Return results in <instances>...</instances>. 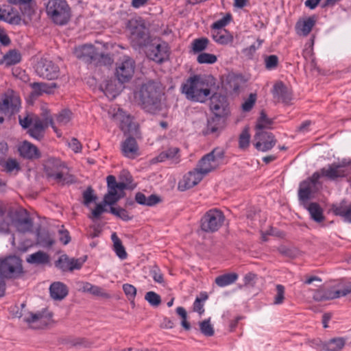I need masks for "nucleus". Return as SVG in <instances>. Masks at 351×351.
<instances>
[{
  "label": "nucleus",
  "mask_w": 351,
  "mask_h": 351,
  "mask_svg": "<svg viewBox=\"0 0 351 351\" xmlns=\"http://www.w3.org/2000/svg\"><path fill=\"white\" fill-rule=\"evenodd\" d=\"M21 106V99L19 95L13 90H8L2 102L0 103V110L5 114H12L18 112Z\"/></svg>",
  "instance_id": "obj_17"
},
{
  "label": "nucleus",
  "mask_w": 351,
  "mask_h": 351,
  "mask_svg": "<svg viewBox=\"0 0 351 351\" xmlns=\"http://www.w3.org/2000/svg\"><path fill=\"white\" fill-rule=\"evenodd\" d=\"M333 211L335 215L341 216L344 221L351 223V205L346 206L341 204L335 206Z\"/></svg>",
  "instance_id": "obj_41"
},
{
  "label": "nucleus",
  "mask_w": 351,
  "mask_h": 351,
  "mask_svg": "<svg viewBox=\"0 0 351 351\" xmlns=\"http://www.w3.org/2000/svg\"><path fill=\"white\" fill-rule=\"evenodd\" d=\"M162 95L161 87L158 83L148 82L141 85L135 97L145 110L154 113L160 108Z\"/></svg>",
  "instance_id": "obj_2"
},
{
  "label": "nucleus",
  "mask_w": 351,
  "mask_h": 351,
  "mask_svg": "<svg viewBox=\"0 0 351 351\" xmlns=\"http://www.w3.org/2000/svg\"><path fill=\"white\" fill-rule=\"evenodd\" d=\"M199 328L205 336L211 337L214 335V328L210 323V318L200 322Z\"/></svg>",
  "instance_id": "obj_46"
},
{
  "label": "nucleus",
  "mask_w": 351,
  "mask_h": 351,
  "mask_svg": "<svg viewBox=\"0 0 351 351\" xmlns=\"http://www.w3.org/2000/svg\"><path fill=\"white\" fill-rule=\"evenodd\" d=\"M150 274L156 282L162 284L164 282L163 276L159 269L156 267H153L150 271Z\"/></svg>",
  "instance_id": "obj_64"
},
{
  "label": "nucleus",
  "mask_w": 351,
  "mask_h": 351,
  "mask_svg": "<svg viewBox=\"0 0 351 351\" xmlns=\"http://www.w3.org/2000/svg\"><path fill=\"white\" fill-rule=\"evenodd\" d=\"M224 220L225 216L221 210L210 209L201 219V230L208 233L217 232L222 226Z\"/></svg>",
  "instance_id": "obj_7"
},
{
  "label": "nucleus",
  "mask_w": 351,
  "mask_h": 351,
  "mask_svg": "<svg viewBox=\"0 0 351 351\" xmlns=\"http://www.w3.org/2000/svg\"><path fill=\"white\" fill-rule=\"evenodd\" d=\"M64 168V164L56 158H49L45 163V169L47 175L50 178H53L58 182L62 184L72 181V180H67L66 178H64L62 170Z\"/></svg>",
  "instance_id": "obj_14"
},
{
  "label": "nucleus",
  "mask_w": 351,
  "mask_h": 351,
  "mask_svg": "<svg viewBox=\"0 0 351 351\" xmlns=\"http://www.w3.org/2000/svg\"><path fill=\"white\" fill-rule=\"evenodd\" d=\"M145 299L153 306H158L161 302L160 296L154 291L147 292Z\"/></svg>",
  "instance_id": "obj_49"
},
{
  "label": "nucleus",
  "mask_w": 351,
  "mask_h": 351,
  "mask_svg": "<svg viewBox=\"0 0 351 351\" xmlns=\"http://www.w3.org/2000/svg\"><path fill=\"white\" fill-rule=\"evenodd\" d=\"M315 16H310L298 21L295 25L297 33L299 35L306 36L315 25Z\"/></svg>",
  "instance_id": "obj_28"
},
{
  "label": "nucleus",
  "mask_w": 351,
  "mask_h": 351,
  "mask_svg": "<svg viewBox=\"0 0 351 351\" xmlns=\"http://www.w3.org/2000/svg\"><path fill=\"white\" fill-rule=\"evenodd\" d=\"M38 243L44 247H49L53 245L54 240L48 232H40L38 234Z\"/></svg>",
  "instance_id": "obj_44"
},
{
  "label": "nucleus",
  "mask_w": 351,
  "mask_h": 351,
  "mask_svg": "<svg viewBox=\"0 0 351 351\" xmlns=\"http://www.w3.org/2000/svg\"><path fill=\"white\" fill-rule=\"evenodd\" d=\"M250 134L249 133L248 128H245L239 136V147L245 149L250 144Z\"/></svg>",
  "instance_id": "obj_48"
},
{
  "label": "nucleus",
  "mask_w": 351,
  "mask_h": 351,
  "mask_svg": "<svg viewBox=\"0 0 351 351\" xmlns=\"http://www.w3.org/2000/svg\"><path fill=\"white\" fill-rule=\"evenodd\" d=\"M104 93L108 97L114 98L119 94V90L114 88L112 82H110L106 85Z\"/></svg>",
  "instance_id": "obj_61"
},
{
  "label": "nucleus",
  "mask_w": 351,
  "mask_h": 351,
  "mask_svg": "<svg viewBox=\"0 0 351 351\" xmlns=\"http://www.w3.org/2000/svg\"><path fill=\"white\" fill-rule=\"evenodd\" d=\"M32 221L29 217H21L14 221V226L20 232H30L32 228Z\"/></svg>",
  "instance_id": "obj_37"
},
{
  "label": "nucleus",
  "mask_w": 351,
  "mask_h": 351,
  "mask_svg": "<svg viewBox=\"0 0 351 351\" xmlns=\"http://www.w3.org/2000/svg\"><path fill=\"white\" fill-rule=\"evenodd\" d=\"M108 193L104 198V204H97L95 208L92 211V215L94 218H98L105 212L104 206L106 205L112 206L120 199L124 197V191L127 187L125 183L117 182L116 178L113 176L107 177Z\"/></svg>",
  "instance_id": "obj_4"
},
{
  "label": "nucleus",
  "mask_w": 351,
  "mask_h": 351,
  "mask_svg": "<svg viewBox=\"0 0 351 351\" xmlns=\"http://www.w3.org/2000/svg\"><path fill=\"white\" fill-rule=\"evenodd\" d=\"M274 93L282 99L283 102L287 103L291 100V93L282 82H278L275 84Z\"/></svg>",
  "instance_id": "obj_38"
},
{
  "label": "nucleus",
  "mask_w": 351,
  "mask_h": 351,
  "mask_svg": "<svg viewBox=\"0 0 351 351\" xmlns=\"http://www.w3.org/2000/svg\"><path fill=\"white\" fill-rule=\"evenodd\" d=\"M182 92L191 101L204 102L210 94L208 80L202 75L190 77L182 85Z\"/></svg>",
  "instance_id": "obj_3"
},
{
  "label": "nucleus",
  "mask_w": 351,
  "mask_h": 351,
  "mask_svg": "<svg viewBox=\"0 0 351 351\" xmlns=\"http://www.w3.org/2000/svg\"><path fill=\"white\" fill-rule=\"evenodd\" d=\"M213 40L220 45H227L232 41V36L226 30H211Z\"/></svg>",
  "instance_id": "obj_34"
},
{
  "label": "nucleus",
  "mask_w": 351,
  "mask_h": 351,
  "mask_svg": "<svg viewBox=\"0 0 351 351\" xmlns=\"http://www.w3.org/2000/svg\"><path fill=\"white\" fill-rule=\"evenodd\" d=\"M311 218L316 222H321L324 219L323 210L317 203H311L306 206Z\"/></svg>",
  "instance_id": "obj_40"
},
{
  "label": "nucleus",
  "mask_w": 351,
  "mask_h": 351,
  "mask_svg": "<svg viewBox=\"0 0 351 351\" xmlns=\"http://www.w3.org/2000/svg\"><path fill=\"white\" fill-rule=\"evenodd\" d=\"M271 123L272 121L262 112L256 125V131H264L263 129L269 128Z\"/></svg>",
  "instance_id": "obj_45"
},
{
  "label": "nucleus",
  "mask_w": 351,
  "mask_h": 351,
  "mask_svg": "<svg viewBox=\"0 0 351 351\" xmlns=\"http://www.w3.org/2000/svg\"><path fill=\"white\" fill-rule=\"evenodd\" d=\"M179 149L177 147H170L168 149L162 152L158 156L153 158L154 162H161L166 160H169L173 163H178L180 161Z\"/></svg>",
  "instance_id": "obj_26"
},
{
  "label": "nucleus",
  "mask_w": 351,
  "mask_h": 351,
  "mask_svg": "<svg viewBox=\"0 0 351 351\" xmlns=\"http://www.w3.org/2000/svg\"><path fill=\"white\" fill-rule=\"evenodd\" d=\"M135 71V62L128 56H124L117 63L116 77L121 83L129 82Z\"/></svg>",
  "instance_id": "obj_15"
},
{
  "label": "nucleus",
  "mask_w": 351,
  "mask_h": 351,
  "mask_svg": "<svg viewBox=\"0 0 351 351\" xmlns=\"http://www.w3.org/2000/svg\"><path fill=\"white\" fill-rule=\"evenodd\" d=\"M84 262L85 259L70 258L66 254H62L56 262V266L63 271H73L80 269Z\"/></svg>",
  "instance_id": "obj_21"
},
{
  "label": "nucleus",
  "mask_w": 351,
  "mask_h": 351,
  "mask_svg": "<svg viewBox=\"0 0 351 351\" xmlns=\"http://www.w3.org/2000/svg\"><path fill=\"white\" fill-rule=\"evenodd\" d=\"M204 177L195 168L183 176L178 183V189L182 191L188 190L197 185Z\"/></svg>",
  "instance_id": "obj_22"
},
{
  "label": "nucleus",
  "mask_w": 351,
  "mask_h": 351,
  "mask_svg": "<svg viewBox=\"0 0 351 351\" xmlns=\"http://www.w3.org/2000/svg\"><path fill=\"white\" fill-rule=\"evenodd\" d=\"M345 343L344 339L341 337L334 338L327 342H322L321 350L323 351H339L344 347Z\"/></svg>",
  "instance_id": "obj_33"
},
{
  "label": "nucleus",
  "mask_w": 351,
  "mask_h": 351,
  "mask_svg": "<svg viewBox=\"0 0 351 351\" xmlns=\"http://www.w3.org/2000/svg\"><path fill=\"white\" fill-rule=\"evenodd\" d=\"M72 112L69 109H64L56 114V119L53 121L55 125L65 126L72 119Z\"/></svg>",
  "instance_id": "obj_39"
},
{
  "label": "nucleus",
  "mask_w": 351,
  "mask_h": 351,
  "mask_svg": "<svg viewBox=\"0 0 351 351\" xmlns=\"http://www.w3.org/2000/svg\"><path fill=\"white\" fill-rule=\"evenodd\" d=\"M208 40L207 38H198L193 42V50L194 52H200L204 50L208 45Z\"/></svg>",
  "instance_id": "obj_51"
},
{
  "label": "nucleus",
  "mask_w": 351,
  "mask_h": 351,
  "mask_svg": "<svg viewBox=\"0 0 351 351\" xmlns=\"http://www.w3.org/2000/svg\"><path fill=\"white\" fill-rule=\"evenodd\" d=\"M19 123L23 128H28L29 134L37 140H40L43 138L44 130L49 125L52 127L58 136H61L55 125L53 119L47 110L43 112L42 117L35 114H27L23 118L19 116Z\"/></svg>",
  "instance_id": "obj_1"
},
{
  "label": "nucleus",
  "mask_w": 351,
  "mask_h": 351,
  "mask_svg": "<svg viewBox=\"0 0 351 351\" xmlns=\"http://www.w3.org/2000/svg\"><path fill=\"white\" fill-rule=\"evenodd\" d=\"M110 212L124 221H128L131 219V217L129 216L128 212L123 208L111 206Z\"/></svg>",
  "instance_id": "obj_53"
},
{
  "label": "nucleus",
  "mask_w": 351,
  "mask_h": 351,
  "mask_svg": "<svg viewBox=\"0 0 351 351\" xmlns=\"http://www.w3.org/2000/svg\"><path fill=\"white\" fill-rule=\"evenodd\" d=\"M206 294H202V298H197L193 303V311L202 315L204 312V302L207 300Z\"/></svg>",
  "instance_id": "obj_50"
},
{
  "label": "nucleus",
  "mask_w": 351,
  "mask_h": 351,
  "mask_svg": "<svg viewBox=\"0 0 351 351\" xmlns=\"http://www.w3.org/2000/svg\"><path fill=\"white\" fill-rule=\"evenodd\" d=\"M84 204L88 206L89 204L97 199V197L93 194V190L89 187L83 193Z\"/></svg>",
  "instance_id": "obj_59"
},
{
  "label": "nucleus",
  "mask_w": 351,
  "mask_h": 351,
  "mask_svg": "<svg viewBox=\"0 0 351 351\" xmlns=\"http://www.w3.org/2000/svg\"><path fill=\"white\" fill-rule=\"evenodd\" d=\"M224 123V119L220 117H213L208 121L206 128L204 131V134H217L219 131L222 128Z\"/></svg>",
  "instance_id": "obj_32"
},
{
  "label": "nucleus",
  "mask_w": 351,
  "mask_h": 351,
  "mask_svg": "<svg viewBox=\"0 0 351 351\" xmlns=\"http://www.w3.org/2000/svg\"><path fill=\"white\" fill-rule=\"evenodd\" d=\"M21 317L23 321L33 329L43 328L49 325L52 321L51 314L47 311L37 313L27 312L22 314Z\"/></svg>",
  "instance_id": "obj_11"
},
{
  "label": "nucleus",
  "mask_w": 351,
  "mask_h": 351,
  "mask_svg": "<svg viewBox=\"0 0 351 351\" xmlns=\"http://www.w3.org/2000/svg\"><path fill=\"white\" fill-rule=\"evenodd\" d=\"M19 152L21 156L28 159H35L40 156L38 148L27 141H23L19 146Z\"/></svg>",
  "instance_id": "obj_27"
},
{
  "label": "nucleus",
  "mask_w": 351,
  "mask_h": 351,
  "mask_svg": "<svg viewBox=\"0 0 351 351\" xmlns=\"http://www.w3.org/2000/svg\"><path fill=\"white\" fill-rule=\"evenodd\" d=\"M237 279L236 273H228L217 276L215 282L219 287H224L233 284Z\"/></svg>",
  "instance_id": "obj_36"
},
{
  "label": "nucleus",
  "mask_w": 351,
  "mask_h": 351,
  "mask_svg": "<svg viewBox=\"0 0 351 351\" xmlns=\"http://www.w3.org/2000/svg\"><path fill=\"white\" fill-rule=\"evenodd\" d=\"M51 297L56 300H61L68 294V289L63 283L56 282L51 285L49 288Z\"/></svg>",
  "instance_id": "obj_30"
},
{
  "label": "nucleus",
  "mask_w": 351,
  "mask_h": 351,
  "mask_svg": "<svg viewBox=\"0 0 351 351\" xmlns=\"http://www.w3.org/2000/svg\"><path fill=\"white\" fill-rule=\"evenodd\" d=\"M35 71L40 77L53 80L59 76L60 69L53 61L47 58H41L35 66Z\"/></svg>",
  "instance_id": "obj_16"
},
{
  "label": "nucleus",
  "mask_w": 351,
  "mask_h": 351,
  "mask_svg": "<svg viewBox=\"0 0 351 351\" xmlns=\"http://www.w3.org/2000/svg\"><path fill=\"white\" fill-rule=\"evenodd\" d=\"M210 108L217 117L224 119L229 114L227 99L222 95L215 94L211 97Z\"/></svg>",
  "instance_id": "obj_19"
},
{
  "label": "nucleus",
  "mask_w": 351,
  "mask_h": 351,
  "mask_svg": "<svg viewBox=\"0 0 351 351\" xmlns=\"http://www.w3.org/2000/svg\"><path fill=\"white\" fill-rule=\"evenodd\" d=\"M10 217L4 216L3 210H0V232H8L9 230Z\"/></svg>",
  "instance_id": "obj_52"
},
{
  "label": "nucleus",
  "mask_w": 351,
  "mask_h": 351,
  "mask_svg": "<svg viewBox=\"0 0 351 351\" xmlns=\"http://www.w3.org/2000/svg\"><path fill=\"white\" fill-rule=\"evenodd\" d=\"M320 178L321 174L315 172L311 178L300 183L298 190V197L300 201L307 202L319 191L322 186V183L319 181Z\"/></svg>",
  "instance_id": "obj_9"
},
{
  "label": "nucleus",
  "mask_w": 351,
  "mask_h": 351,
  "mask_svg": "<svg viewBox=\"0 0 351 351\" xmlns=\"http://www.w3.org/2000/svg\"><path fill=\"white\" fill-rule=\"evenodd\" d=\"M340 298L337 287L319 290L314 295V299L317 301L333 300Z\"/></svg>",
  "instance_id": "obj_31"
},
{
  "label": "nucleus",
  "mask_w": 351,
  "mask_h": 351,
  "mask_svg": "<svg viewBox=\"0 0 351 351\" xmlns=\"http://www.w3.org/2000/svg\"><path fill=\"white\" fill-rule=\"evenodd\" d=\"M230 21V16L229 14H227L226 16H223L222 19L215 21L212 25V29L211 30H221L224 29L223 27L228 24V23Z\"/></svg>",
  "instance_id": "obj_54"
},
{
  "label": "nucleus",
  "mask_w": 351,
  "mask_h": 351,
  "mask_svg": "<svg viewBox=\"0 0 351 351\" xmlns=\"http://www.w3.org/2000/svg\"><path fill=\"white\" fill-rule=\"evenodd\" d=\"M46 12L51 21L59 25L66 24L71 18V9L64 0H49Z\"/></svg>",
  "instance_id": "obj_6"
},
{
  "label": "nucleus",
  "mask_w": 351,
  "mask_h": 351,
  "mask_svg": "<svg viewBox=\"0 0 351 351\" xmlns=\"http://www.w3.org/2000/svg\"><path fill=\"white\" fill-rule=\"evenodd\" d=\"M23 274L22 261L16 256L0 259V297L4 295L5 280L16 278Z\"/></svg>",
  "instance_id": "obj_5"
},
{
  "label": "nucleus",
  "mask_w": 351,
  "mask_h": 351,
  "mask_svg": "<svg viewBox=\"0 0 351 351\" xmlns=\"http://www.w3.org/2000/svg\"><path fill=\"white\" fill-rule=\"evenodd\" d=\"M109 114L119 125L124 132H129L133 129L132 117L120 108L110 109Z\"/></svg>",
  "instance_id": "obj_20"
},
{
  "label": "nucleus",
  "mask_w": 351,
  "mask_h": 351,
  "mask_svg": "<svg viewBox=\"0 0 351 351\" xmlns=\"http://www.w3.org/2000/svg\"><path fill=\"white\" fill-rule=\"evenodd\" d=\"M254 141L256 149L261 152L270 150L276 144L274 135L266 131H256Z\"/></svg>",
  "instance_id": "obj_18"
},
{
  "label": "nucleus",
  "mask_w": 351,
  "mask_h": 351,
  "mask_svg": "<svg viewBox=\"0 0 351 351\" xmlns=\"http://www.w3.org/2000/svg\"><path fill=\"white\" fill-rule=\"evenodd\" d=\"M197 60L200 64H213L217 61V56L211 53H201L198 55Z\"/></svg>",
  "instance_id": "obj_47"
},
{
  "label": "nucleus",
  "mask_w": 351,
  "mask_h": 351,
  "mask_svg": "<svg viewBox=\"0 0 351 351\" xmlns=\"http://www.w3.org/2000/svg\"><path fill=\"white\" fill-rule=\"evenodd\" d=\"M20 10L24 16V20L26 19L30 20L32 15L34 14V10L29 3H23L20 5Z\"/></svg>",
  "instance_id": "obj_56"
},
{
  "label": "nucleus",
  "mask_w": 351,
  "mask_h": 351,
  "mask_svg": "<svg viewBox=\"0 0 351 351\" xmlns=\"http://www.w3.org/2000/svg\"><path fill=\"white\" fill-rule=\"evenodd\" d=\"M265 62L266 68L271 70L277 66L278 58L275 55H271L265 58Z\"/></svg>",
  "instance_id": "obj_60"
},
{
  "label": "nucleus",
  "mask_w": 351,
  "mask_h": 351,
  "mask_svg": "<svg viewBox=\"0 0 351 351\" xmlns=\"http://www.w3.org/2000/svg\"><path fill=\"white\" fill-rule=\"evenodd\" d=\"M123 289L129 300L134 299L136 294V289L132 285L124 284Z\"/></svg>",
  "instance_id": "obj_62"
},
{
  "label": "nucleus",
  "mask_w": 351,
  "mask_h": 351,
  "mask_svg": "<svg viewBox=\"0 0 351 351\" xmlns=\"http://www.w3.org/2000/svg\"><path fill=\"white\" fill-rule=\"evenodd\" d=\"M111 238L113 241L114 250L117 256L122 260L125 259L127 257V253L121 243V240L118 238L115 233L112 234Z\"/></svg>",
  "instance_id": "obj_42"
},
{
  "label": "nucleus",
  "mask_w": 351,
  "mask_h": 351,
  "mask_svg": "<svg viewBox=\"0 0 351 351\" xmlns=\"http://www.w3.org/2000/svg\"><path fill=\"white\" fill-rule=\"evenodd\" d=\"M4 170L8 173L17 171L19 169V165L17 161L14 159H8L6 162H3Z\"/></svg>",
  "instance_id": "obj_55"
},
{
  "label": "nucleus",
  "mask_w": 351,
  "mask_h": 351,
  "mask_svg": "<svg viewBox=\"0 0 351 351\" xmlns=\"http://www.w3.org/2000/svg\"><path fill=\"white\" fill-rule=\"evenodd\" d=\"M285 299V287L282 285H276V295L274 297V304H280Z\"/></svg>",
  "instance_id": "obj_57"
},
{
  "label": "nucleus",
  "mask_w": 351,
  "mask_h": 351,
  "mask_svg": "<svg viewBox=\"0 0 351 351\" xmlns=\"http://www.w3.org/2000/svg\"><path fill=\"white\" fill-rule=\"evenodd\" d=\"M0 19L12 25H19L21 21L18 11L10 5H4L0 8Z\"/></svg>",
  "instance_id": "obj_25"
},
{
  "label": "nucleus",
  "mask_w": 351,
  "mask_h": 351,
  "mask_svg": "<svg viewBox=\"0 0 351 351\" xmlns=\"http://www.w3.org/2000/svg\"><path fill=\"white\" fill-rule=\"evenodd\" d=\"M146 53L150 60L158 63L162 62L169 58L168 44L159 40H154L147 45Z\"/></svg>",
  "instance_id": "obj_13"
},
{
  "label": "nucleus",
  "mask_w": 351,
  "mask_h": 351,
  "mask_svg": "<svg viewBox=\"0 0 351 351\" xmlns=\"http://www.w3.org/2000/svg\"><path fill=\"white\" fill-rule=\"evenodd\" d=\"M26 261L30 264L44 265L49 262V256L47 253L43 251H38L29 255Z\"/></svg>",
  "instance_id": "obj_35"
},
{
  "label": "nucleus",
  "mask_w": 351,
  "mask_h": 351,
  "mask_svg": "<svg viewBox=\"0 0 351 351\" xmlns=\"http://www.w3.org/2000/svg\"><path fill=\"white\" fill-rule=\"evenodd\" d=\"M21 54L16 50H11L3 56V62L7 65H12L20 62Z\"/></svg>",
  "instance_id": "obj_43"
},
{
  "label": "nucleus",
  "mask_w": 351,
  "mask_h": 351,
  "mask_svg": "<svg viewBox=\"0 0 351 351\" xmlns=\"http://www.w3.org/2000/svg\"><path fill=\"white\" fill-rule=\"evenodd\" d=\"M128 28L130 32V39L134 45L138 47L148 44L149 35L142 20H131Z\"/></svg>",
  "instance_id": "obj_10"
},
{
  "label": "nucleus",
  "mask_w": 351,
  "mask_h": 351,
  "mask_svg": "<svg viewBox=\"0 0 351 351\" xmlns=\"http://www.w3.org/2000/svg\"><path fill=\"white\" fill-rule=\"evenodd\" d=\"M223 152L221 149H215L205 155L199 161L196 169L204 176L217 169L222 162Z\"/></svg>",
  "instance_id": "obj_8"
},
{
  "label": "nucleus",
  "mask_w": 351,
  "mask_h": 351,
  "mask_svg": "<svg viewBox=\"0 0 351 351\" xmlns=\"http://www.w3.org/2000/svg\"><path fill=\"white\" fill-rule=\"evenodd\" d=\"M350 164V161L344 159L340 162L328 165L317 172L321 174V177H326L329 180H334L346 176L349 173L348 167Z\"/></svg>",
  "instance_id": "obj_12"
},
{
  "label": "nucleus",
  "mask_w": 351,
  "mask_h": 351,
  "mask_svg": "<svg viewBox=\"0 0 351 351\" xmlns=\"http://www.w3.org/2000/svg\"><path fill=\"white\" fill-rule=\"evenodd\" d=\"M337 287L339 292L340 297L346 296L351 293V282L341 283L339 284Z\"/></svg>",
  "instance_id": "obj_63"
},
{
  "label": "nucleus",
  "mask_w": 351,
  "mask_h": 351,
  "mask_svg": "<svg viewBox=\"0 0 351 351\" xmlns=\"http://www.w3.org/2000/svg\"><path fill=\"white\" fill-rule=\"evenodd\" d=\"M74 54L77 58L85 62H90L92 60L97 59L99 56L92 45H84L76 47Z\"/></svg>",
  "instance_id": "obj_23"
},
{
  "label": "nucleus",
  "mask_w": 351,
  "mask_h": 351,
  "mask_svg": "<svg viewBox=\"0 0 351 351\" xmlns=\"http://www.w3.org/2000/svg\"><path fill=\"white\" fill-rule=\"evenodd\" d=\"M32 88V92L31 93L33 97H38L43 93L51 94L53 92V89L57 87L56 83L47 84L44 82L41 83H33L31 84Z\"/></svg>",
  "instance_id": "obj_29"
},
{
  "label": "nucleus",
  "mask_w": 351,
  "mask_h": 351,
  "mask_svg": "<svg viewBox=\"0 0 351 351\" xmlns=\"http://www.w3.org/2000/svg\"><path fill=\"white\" fill-rule=\"evenodd\" d=\"M121 150L122 154L128 158L133 159L140 156L138 145L133 137H128L122 142Z\"/></svg>",
  "instance_id": "obj_24"
},
{
  "label": "nucleus",
  "mask_w": 351,
  "mask_h": 351,
  "mask_svg": "<svg viewBox=\"0 0 351 351\" xmlns=\"http://www.w3.org/2000/svg\"><path fill=\"white\" fill-rule=\"evenodd\" d=\"M256 100V94L251 93L249 97L242 104V109L245 112L250 111L254 106Z\"/></svg>",
  "instance_id": "obj_58"
}]
</instances>
